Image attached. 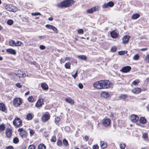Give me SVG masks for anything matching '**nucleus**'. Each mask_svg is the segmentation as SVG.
<instances>
[{"mask_svg":"<svg viewBox=\"0 0 149 149\" xmlns=\"http://www.w3.org/2000/svg\"><path fill=\"white\" fill-rule=\"evenodd\" d=\"M74 2L73 0H66L58 3L57 6L60 8H62L63 7H68L71 5V3H73Z\"/></svg>","mask_w":149,"mask_h":149,"instance_id":"nucleus-1","label":"nucleus"},{"mask_svg":"<svg viewBox=\"0 0 149 149\" xmlns=\"http://www.w3.org/2000/svg\"><path fill=\"white\" fill-rule=\"evenodd\" d=\"M14 125L17 127H19L22 125V122L21 119L16 117L13 122Z\"/></svg>","mask_w":149,"mask_h":149,"instance_id":"nucleus-2","label":"nucleus"},{"mask_svg":"<svg viewBox=\"0 0 149 149\" xmlns=\"http://www.w3.org/2000/svg\"><path fill=\"white\" fill-rule=\"evenodd\" d=\"M22 100L21 98L17 97L15 98L13 100V105L15 107H18L22 104Z\"/></svg>","mask_w":149,"mask_h":149,"instance_id":"nucleus-3","label":"nucleus"},{"mask_svg":"<svg viewBox=\"0 0 149 149\" xmlns=\"http://www.w3.org/2000/svg\"><path fill=\"white\" fill-rule=\"evenodd\" d=\"M16 75L19 78L26 77V74L24 72L20 70H16L15 72Z\"/></svg>","mask_w":149,"mask_h":149,"instance_id":"nucleus-4","label":"nucleus"},{"mask_svg":"<svg viewBox=\"0 0 149 149\" xmlns=\"http://www.w3.org/2000/svg\"><path fill=\"white\" fill-rule=\"evenodd\" d=\"M102 85L103 86L102 89L108 88L109 87V82L108 80H101Z\"/></svg>","mask_w":149,"mask_h":149,"instance_id":"nucleus-5","label":"nucleus"},{"mask_svg":"<svg viewBox=\"0 0 149 149\" xmlns=\"http://www.w3.org/2000/svg\"><path fill=\"white\" fill-rule=\"evenodd\" d=\"M5 8L6 10L14 12L16 11V7L10 4L6 5L5 6Z\"/></svg>","mask_w":149,"mask_h":149,"instance_id":"nucleus-6","label":"nucleus"},{"mask_svg":"<svg viewBox=\"0 0 149 149\" xmlns=\"http://www.w3.org/2000/svg\"><path fill=\"white\" fill-rule=\"evenodd\" d=\"M130 119L132 122L136 123L137 125H139L137 123L139 121V117L137 116L134 114L132 115L130 117Z\"/></svg>","mask_w":149,"mask_h":149,"instance_id":"nucleus-7","label":"nucleus"},{"mask_svg":"<svg viewBox=\"0 0 149 149\" xmlns=\"http://www.w3.org/2000/svg\"><path fill=\"white\" fill-rule=\"evenodd\" d=\"M101 80L95 82L93 84V86L96 88L98 89H102L103 86L102 85Z\"/></svg>","mask_w":149,"mask_h":149,"instance_id":"nucleus-8","label":"nucleus"},{"mask_svg":"<svg viewBox=\"0 0 149 149\" xmlns=\"http://www.w3.org/2000/svg\"><path fill=\"white\" fill-rule=\"evenodd\" d=\"M45 27L48 29H52L56 33H58V30L54 26L50 24H47L45 26Z\"/></svg>","mask_w":149,"mask_h":149,"instance_id":"nucleus-9","label":"nucleus"},{"mask_svg":"<svg viewBox=\"0 0 149 149\" xmlns=\"http://www.w3.org/2000/svg\"><path fill=\"white\" fill-rule=\"evenodd\" d=\"M50 115L48 113L44 114L41 117V119L43 122H45L50 118Z\"/></svg>","mask_w":149,"mask_h":149,"instance_id":"nucleus-10","label":"nucleus"},{"mask_svg":"<svg viewBox=\"0 0 149 149\" xmlns=\"http://www.w3.org/2000/svg\"><path fill=\"white\" fill-rule=\"evenodd\" d=\"M111 120L109 118H104L103 119L102 124L105 127H108L110 125Z\"/></svg>","mask_w":149,"mask_h":149,"instance_id":"nucleus-11","label":"nucleus"},{"mask_svg":"<svg viewBox=\"0 0 149 149\" xmlns=\"http://www.w3.org/2000/svg\"><path fill=\"white\" fill-rule=\"evenodd\" d=\"M131 68L129 66H126L122 68L120 71L126 73L129 72L131 70Z\"/></svg>","mask_w":149,"mask_h":149,"instance_id":"nucleus-12","label":"nucleus"},{"mask_svg":"<svg viewBox=\"0 0 149 149\" xmlns=\"http://www.w3.org/2000/svg\"><path fill=\"white\" fill-rule=\"evenodd\" d=\"M98 6H95L87 10L86 12L88 13H92L94 11H97L99 8Z\"/></svg>","mask_w":149,"mask_h":149,"instance_id":"nucleus-13","label":"nucleus"},{"mask_svg":"<svg viewBox=\"0 0 149 149\" xmlns=\"http://www.w3.org/2000/svg\"><path fill=\"white\" fill-rule=\"evenodd\" d=\"M130 38V37L128 36L125 35L122 38L123 43L124 44L127 43Z\"/></svg>","mask_w":149,"mask_h":149,"instance_id":"nucleus-14","label":"nucleus"},{"mask_svg":"<svg viewBox=\"0 0 149 149\" xmlns=\"http://www.w3.org/2000/svg\"><path fill=\"white\" fill-rule=\"evenodd\" d=\"M6 136L8 138H10L12 135V130L10 128H8L6 131Z\"/></svg>","mask_w":149,"mask_h":149,"instance_id":"nucleus-15","label":"nucleus"},{"mask_svg":"<svg viewBox=\"0 0 149 149\" xmlns=\"http://www.w3.org/2000/svg\"><path fill=\"white\" fill-rule=\"evenodd\" d=\"M43 99H39L37 102L36 104V106L37 107H41L43 104Z\"/></svg>","mask_w":149,"mask_h":149,"instance_id":"nucleus-16","label":"nucleus"},{"mask_svg":"<svg viewBox=\"0 0 149 149\" xmlns=\"http://www.w3.org/2000/svg\"><path fill=\"white\" fill-rule=\"evenodd\" d=\"M101 95L102 97L107 98L109 97V94L108 92L103 91L101 93Z\"/></svg>","mask_w":149,"mask_h":149,"instance_id":"nucleus-17","label":"nucleus"},{"mask_svg":"<svg viewBox=\"0 0 149 149\" xmlns=\"http://www.w3.org/2000/svg\"><path fill=\"white\" fill-rule=\"evenodd\" d=\"M141 89L139 88H136L133 89L132 90V92L134 93L135 94H137L141 91Z\"/></svg>","mask_w":149,"mask_h":149,"instance_id":"nucleus-18","label":"nucleus"},{"mask_svg":"<svg viewBox=\"0 0 149 149\" xmlns=\"http://www.w3.org/2000/svg\"><path fill=\"white\" fill-rule=\"evenodd\" d=\"M6 52L9 54L13 55H15L16 54V52L15 50L11 48L8 49L6 50Z\"/></svg>","mask_w":149,"mask_h":149,"instance_id":"nucleus-19","label":"nucleus"},{"mask_svg":"<svg viewBox=\"0 0 149 149\" xmlns=\"http://www.w3.org/2000/svg\"><path fill=\"white\" fill-rule=\"evenodd\" d=\"M111 37L113 38H116L118 37V34L116 31H113L110 33Z\"/></svg>","mask_w":149,"mask_h":149,"instance_id":"nucleus-20","label":"nucleus"},{"mask_svg":"<svg viewBox=\"0 0 149 149\" xmlns=\"http://www.w3.org/2000/svg\"><path fill=\"white\" fill-rule=\"evenodd\" d=\"M65 101L71 104H74V101L72 100L71 98L69 97L65 99Z\"/></svg>","mask_w":149,"mask_h":149,"instance_id":"nucleus-21","label":"nucleus"},{"mask_svg":"<svg viewBox=\"0 0 149 149\" xmlns=\"http://www.w3.org/2000/svg\"><path fill=\"white\" fill-rule=\"evenodd\" d=\"M100 145L102 148H104L107 147V143L104 141H101L100 142Z\"/></svg>","mask_w":149,"mask_h":149,"instance_id":"nucleus-22","label":"nucleus"},{"mask_svg":"<svg viewBox=\"0 0 149 149\" xmlns=\"http://www.w3.org/2000/svg\"><path fill=\"white\" fill-rule=\"evenodd\" d=\"M140 16V14L136 13L132 15L131 18L133 19H135L139 18Z\"/></svg>","mask_w":149,"mask_h":149,"instance_id":"nucleus-23","label":"nucleus"},{"mask_svg":"<svg viewBox=\"0 0 149 149\" xmlns=\"http://www.w3.org/2000/svg\"><path fill=\"white\" fill-rule=\"evenodd\" d=\"M41 86L42 88L44 90H47L48 89V85L46 84H41Z\"/></svg>","mask_w":149,"mask_h":149,"instance_id":"nucleus-24","label":"nucleus"},{"mask_svg":"<svg viewBox=\"0 0 149 149\" xmlns=\"http://www.w3.org/2000/svg\"><path fill=\"white\" fill-rule=\"evenodd\" d=\"M127 97V95L125 94H121L119 97V99L120 100H124Z\"/></svg>","mask_w":149,"mask_h":149,"instance_id":"nucleus-25","label":"nucleus"},{"mask_svg":"<svg viewBox=\"0 0 149 149\" xmlns=\"http://www.w3.org/2000/svg\"><path fill=\"white\" fill-rule=\"evenodd\" d=\"M6 107L4 104L3 103H0V110L3 111H4L5 110Z\"/></svg>","mask_w":149,"mask_h":149,"instance_id":"nucleus-26","label":"nucleus"},{"mask_svg":"<svg viewBox=\"0 0 149 149\" xmlns=\"http://www.w3.org/2000/svg\"><path fill=\"white\" fill-rule=\"evenodd\" d=\"M33 117L31 113H29L27 115L26 119L28 120H30L32 119Z\"/></svg>","mask_w":149,"mask_h":149,"instance_id":"nucleus-27","label":"nucleus"},{"mask_svg":"<svg viewBox=\"0 0 149 149\" xmlns=\"http://www.w3.org/2000/svg\"><path fill=\"white\" fill-rule=\"evenodd\" d=\"M19 135L22 137H26L27 135V133L26 131L24 130L21 133H19Z\"/></svg>","mask_w":149,"mask_h":149,"instance_id":"nucleus-28","label":"nucleus"},{"mask_svg":"<svg viewBox=\"0 0 149 149\" xmlns=\"http://www.w3.org/2000/svg\"><path fill=\"white\" fill-rule=\"evenodd\" d=\"M139 121L140 123L144 124L146 123V120L143 117H141L139 120Z\"/></svg>","mask_w":149,"mask_h":149,"instance_id":"nucleus-29","label":"nucleus"},{"mask_svg":"<svg viewBox=\"0 0 149 149\" xmlns=\"http://www.w3.org/2000/svg\"><path fill=\"white\" fill-rule=\"evenodd\" d=\"M65 67L66 69H70L71 67L70 63L69 62L66 63L65 65Z\"/></svg>","mask_w":149,"mask_h":149,"instance_id":"nucleus-30","label":"nucleus"},{"mask_svg":"<svg viewBox=\"0 0 149 149\" xmlns=\"http://www.w3.org/2000/svg\"><path fill=\"white\" fill-rule=\"evenodd\" d=\"M9 45L11 46H15V42L14 40H11L9 42Z\"/></svg>","mask_w":149,"mask_h":149,"instance_id":"nucleus-31","label":"nucleus"},{"mask_svg":"<svg viewBox=\"0 0 149 149\" xmlns=\"http://www.w3.org/2000/svg\"><path fill=\"white\" fill-rule=\"evenodd\" d=\"M5 129V127L4 125L2 124L0 125V132L4 131Z\"/></svg>","mask_w":149,"mask_h":149,"instance_id":"nucleus-32","label":"nucleus"},{"mask_svg":"<svg viewBox=\"0 0 149 149\" xmlns=\"http://www.w3.org/2000/svg\"><path fill=\"white\" fill-rule=\"evenodd\" d=\"M78 57L80 59L86 60L87 59L86 57L84 55H79L78 56Z\"/></svg>","mask_w":149,"mask_h":149,"instance_id":"nucleus-33","label":"nucleus"},{"mask_svg":"<svg viewBox=\"0 0 149 149\" xmlns=\"http://www.w3.org/2000/svg\"><path fill=\"white\" fill-rule=\"evenodd\" d=\"M46 146L44 144L40 145L38 147V149H45Z\"/></svg>","mask_w":149,"mask_h":149,"instance_id":"nucleus-34","label":"nucleus"},{"mask_svg":"<svg viewBox=\"0 0 149 149\" xmlns=\"http://www.w3.org/2000/svg\"><path fill=\"white\" fill-rule=\"evenodd\" d=\"M63 144L66 146H68L69 145V144L68 141L65 139L63 140Z\"/></svg>","mask_w":149,"mask_h":149,"instance_id":"nucleus-35","label":"nucleus"},{"mask_svg":"<svg viewBox=\"0 0 149 149\" xmlns=\"http://www.w3.org/2000/svg\"><path fill=\"white\" fill-rule=\"evenodd\" d=\"M139 82L140 81L139 79L136 80L132 83V84L136 86L138 85Z\"/></svg>","mask_w":149,"mask_h":149,"instance_id":"nucleus-36","label":"nucleus"},{"mask_svg":"<svg viewBox=\"0 0 149 149\" xmlns=\"http://www.w3.org/2000/svg\"><path fill=\"white\" fill-rule=\"evenodd\" d=\"M142 138L145 140H147V139L148 138V134L147 133H144L143 134Z\"/></svg>","mask_w":149,"mask_h":149,"instance_id":"nucleus-37","label":"nucleus"},{"mask_svg":"<svg viewBox=\"0 0 149 149\" xmlns=\"http://www.w3.org/2000/svg\"><path fill=\"white\" fill-rule=\"evenodd\" d=\"M62 142L61 140L60 139H58L57 142V146H61L62 145Z\"/></svg>","mask_w":149,"mask_h":149,"instance_id":"nucleus-38","label":"nucleus"},{"mask_svg":"<svg viewBox=\"0 0 149 149\" xmlns=\"http://www.w3.org/2000/svg\"><path fill=\"white\" fill-rule=\"evenodd\" d=\"M19 139L17 137H15L13 139V142L15 143H17L19 142Z\"/></svg>","mask_w":149,"mask_h":149,"instance_id":"nucleus-39","label":"nucleus"},{"mask_svg":"<svg viewBox=\"0 0 149 149\" xmlns=\"http://www.w3.org/2000/svg\"><path fill=\"white\" fill-rule=\"evenodd\" d=\"M77 33L79 34H82L84 33V31L81 29H79L77 30Z\"/></svg>","mask_w":149,"mask_h":149,"instance_id":"nucleus-40","label":"nucleus"},{"mask_svg":"<svg viewBox=\"0 0 149 149\" xmlns=\"http://www.w3.org/2000/svg\"><path fill=\"white\" fill-rule=\"evenodd\" d=\"M144 60L146 62L149 63V54L146 56Z\"/></svg>","mask_w":149,"mask_h":149,"instance_id":"nucleus-41","label":"nucleus"},{"mask_svg":"<svg viewBox=\"0 0 149 149\" xmlns=\"http://www.w3.org/2000/svg\"><path fill=\"white\" fill-rule=\"evenodd\" d=\"M56 140V136H52L51 139V141L53 142H55Z\"/></svg>","mask_w":149,"mask_h":149,"instance_id":"nucleus-42","label":"nucleus"},{"mask_svg":"<svg viewBox=\"0 0 149 149\" xmlns=\"http://www.w3.org/2000/svg\"><path fill=\"white\" fill-rule=\"evenodd\" d=\"M120 147L122 149H124L125 147V144L123 143H121L120 145Z\"/></svg>","mask_w":149,"mask_h":149,"instance_id":"nucleus-43","label":"nucleus"},{"mask_svg":"<svg viewBox=\"0 0 149 149\" xmlns=\"http://www.w3.org/2000/svg\"><path fill=\"white\" fill-rule=\"evenodd\" d=\"M139 58V55L137 54L135 55L133 57V59L134 60H138Z\"/></svg>","mask_w":149,"mask_h":149,"instance_id":"nucleus-44","label":"nucleus"},{"mask_svg":"<svg viewBox=\"0 0 149 149\" xmlns=\"http://www.w3.org/2000/svg\"><path fill=\"white\" fill-rule=\"evenodd\" d=\"M22 43L21 42L19 41H17L16 43H15V46H19L22 45Z\"/></svg>","mask_w":149,"mask_h":149,"instance_id":"nucleus-45","label":"nucleus"},{"mask_svg":"<svg viewBox=\"0 0 149 149\" xmlns=\"http://www.w3.org/2000/svg\"><path fill=\"white\" fill-rule=\"evenodd\" d=\"M28 100L29 102H33L34 101L33 98L32 96L29 97L28 98Z\"/></svg>","mask_w":149,"mask_h":149,"instance_id":"nucleus-46","label":"nucleus"},{"mask_svg":"<svg viewBox=\"0 0 149 149\" xmlns=\"http://www.w3.org/2000/svg\"><path fill=\"white\" fill-rule=\"evenodd\" d=\"M107 3L109 5L108 6L110 7H112L114 5V3L112 1H110Z\"/></svg>","mask_w":149,"mask_h":149,"instance_id":"nucleus-47","label":"nucleus"},{"mask_svg":"<svg viewBox=\"0 0 149 149\" xmlns=\"http://www.w3.org/2000/svg\"><path fill=\"white\" fill-rule=\"evenodd\" d=\"M35 147L33 145H31L28 147V149H35Z\"/></svg>","mask_w":149,"mask_h":149,"instance_id":"nucleus-48","label":"nucleus"},{"mask_svg":"<svg viewBox=\"0 0 149 149\" xmlns=\"http://www.w3.org/2000/svg\"><path fill=\"white\" fill-rule=\"evenodd\" d=\"M111 51L113 52H115L117 50V48L116 47H113L111 49Z\"/></svg>","mask_w":149,"mask_h":149,"instance_id":"nucleus-49","label":"nucleus"},{"mask_svg":"<svg viewBox=\"0 0 149 149\" xmlns=\"http://www.w3.org/2000/svg\"><path fill=\"white\" fill-rule=\"evenodd\" d=\"M7 24L9 25H11L13 23V21L12 20L10 19L7 21Z\"/></svg>","mask_w":149,"mask_h":149,"instance_id":"nucleus-50","label":"nucleus"},{"mask_svg":"<svg viewBox=\"0 0 149 149\" xmlns=\"http://www.w3.org/2000/svg\"><path fill=\"white\" fill-rule=\"evenodd\" d=\"M32 16H37L38 15H41V14L39 13H31Z\"/></svg>","mask_w":149,"mask_h":149,"instance_id":"nucleus-51","label":"nucleus"},{"mask_svg":"<svg viewBox=\"0 0 149 149\" xmlns=\"http://www.w3.org/2000/svg\"><path fill=\"white\" fill-rule=\"evenodd\" d=\"M118 54L120 55H123L125 54V51H119L118 52Z\"/></svg>","mask_w":149,"mask_h":149,"instance_id":"nucleus-52","label":"nucleus"},{"mask_svg":"<svg viewBox=\"0 0 149 149\" xmlns=\"http://www.w3.org/2000/svg\"><path fill=\"white\" fill-rule=\"evenodd\" d=\"M35 131L32 129H30V133L31 136H32L35 133Z\"/></svg>","mask_w":149,"mask_h":149,"instance_id":"nucleus-53","label":"nucleus"},{"mask_svg":"<svg viewBox=\"0 0 149 149\" xmlns=\"http://www.w3.org/2000/svg\"><path fill=\"white\" fill-rule=\"evenodd\" d=\"M109 5L108 3H104L102 6V7L104 8H107L109 6Z\"/></svg>","mask_w":149,"mask_h":149,"instance_id":"nucleus-54","label":"nucleus"},{"mask_svg":"<svg viewBox=\"0 0 149 149\" xmlns=\"http://www.w3.org/2000/svg\"><path fill=\"white\" fill-rule=\"evenodd\" d=\"M61 63H64L66 61L64 58H62L60 60Z\"/></svg>","mask_w":149,"mask_h":149,"instance_id":"nucleus-55","label":"nucleus"},{"mask_svg":"<svg viewBox=\"0 0 149 149\" xmlns=\"http://www.w3.org/2000/svg\"><path fill=\"white\" fill-rule=\"evenodd\" d=\"M77 72H78V71L77 70L76 71V72L75 73V74H74V75L72 74V77H73L74 79H75L77 77V74H78Z\"/></svg>","mask_w":149,"mask_h":149,"instance_id":"nucleus-56","label":"nucleus"},{"mask_svg":"<svg viewBox=\"0 0 149 149\" xmlns=\"http://www.w3.org/2000/svg\"><path fill=\"white\" fill-rule=\"evenodd\" d=\"M60 118L59 117H57L55 118V123H58L59 121Z\"/></svg>","mask_w":149,"mask_h":149,"instance_id":"nucleus-57","label":"nucleus"},{"mask_svg":"<svg viewBox=\"0 0 149 149\" xmlns=\"http://www.w3.org/2000/svg\"><path fill=\"white\" fill-rule=\"evenodd\" d=\"M15 85L19 88H21L22 86V85L21 84L19 83H18L15 84Z\"/></svg>","mask_w":149,"mask_h":149,"instance_id":"nucleus-58","label":"nucleus"},{"mask_svg":"<svg viewBox=\"0 0 149 149\" xmlns=\"http://www.w3.org/2000/svg\"><path fill=\"white\" fill-rule=\"evenodd\" d=\"M40 48L41 50H44L45 49V47L43 45H41L40 46Z\"/></svg>","mask_w":149,"mask_h":149,"instance_id":"nucleus-59","label":"nucleus"},{"mask_svg":"<svg viewBox=\"0 0 149 149\" xmlns=\"http://www.w3.org/2000/svg\"><path fill=\"white\" fill-rule=\"evenodd\" d=\"M93 149H98L99 147L97 145H94L93 146Z\"/></svg>","mask_w":149,"mask_h":149,"instance_id":"nucleus-60","label":"nucleus"},{"mask_svg":"<svg viewBox=\"0 0 149 149\" xmlns=\"http://www.w3.org/2000/svg\"><path fill=\"white\" fill-rule=\"evenodd\" d=\"M78 86L80 88L82 89L83 88V86L81 83H79L78 84Z\"/></svg>","mask_w":149,"mask_h":149,"instance_id":"nucleus-61","label":"nucleus"},{"mask_svg":"<svg viewBox=\"0 0 149 149\" xmlns=\"http://www.w3.org/2000/svg\"><path fill=\"white\" fill-rule=\"evenodd\" d=\"M6 149H14V147L12 146H7L6 147Z\"/></svg>","mask_w":149,"mask_h":149,"instance_id":"nucleus-62","label":"nucleus"},{"mask_svg":"<svg viewBox=\"0 0 149 149\" xmlns=\"http://www.w3.org/2000/svg\"><path fill=\"white\" fill-rule=\"evenodd\" d=\"M24 131L22 128H20L18 129V131L19 132V133L22 132V131Z\"/></svg>","mask_w":149,"mask_h":149,"instance_id":"nucleus-63","label":"nucleus"},{"mask_svg":"<svg viewBox=\"0 0 149 149\" xmlns=\"http://www.w3.org/2000/svg\"><path fill=\"white\" fill-rule=\"evenodd\" d=\"M38 37L39 38H40V39H43L44 38H45V37H44V36H39Z\"/></svg>","mask_w":149,"mask_h":149,"instance_id":"nucleus-64","label":"nucleus"}]
</instances>
